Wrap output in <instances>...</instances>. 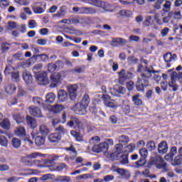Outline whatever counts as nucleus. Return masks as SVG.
I'll return each instance as SVG.
<instances>
[{
    "label": "nucleus",
    "instance_id": "nucleus-18",
    "mask_svg": "<svg viewBox=\"0 0 182 182\" xmlns=\"http://www.w3.org/2000/svg\"><path fill=\"white\" fill-rule=\"evenodd\" d=\"M60 139H61V136H60V134H59V133L51 134L48 136V140L51 143H56V142L59 141V140H60Z\"/></svg>",
    "mask_w": 182,
    "mask_h": 182
},
{
    "label": "nucleus",
    "instance_id": "nucleus-16",
    "mask_svg": "<svg viewBox=\"0 0 182 182\" xmlns=\"http://www.w3.org/2000/svg\"><path fill=\"white\" fill-rule=\"evenodd\" d=\"M68 9L66 8V6H62L58 12L53 14V16H57V18H63V16L66 15Z\"/></svg>",
    "mask_w": 182,
    "mask_h": 182
},
{
    "label": "nucleus",
    "instance_id": "nucleus-17",
    "mask_svg": "<svg viewBox=\"0 0 182 182\" xmlns=\"http://www.w3.org/2000/svg\"><path fill=\"white\" fill-rule=\"evenodd\" d=\"M5 92L7 95H14L16 92V87L13 84H9L6 86Z\"/></svg>",
    "mask_w": 182,
    "mask_h": 182
},
{
    "label": "nucleus",
    "instance_id": "nucleus-28",
    "mask_svg": "<svg viewBox=\"0 0 182 182\" xmlns=\"http://www.w3.org/2000/svg\"><path fill=\"white\" fill-rule=\"evenodd\" d=\"M45 137L42 136H37L35 138V144L36 146H43L45 144Z\"/></svg>",
    "mask_w": 182,
    "mask_h": 182
},
{
    "label": "nucleus",
    "instance_id": "nucleus-60",
    "mask_svg": "<svg viewBox=\"0 0 182 182\" xmlns=\"http://www.w3.org/2000/svg\"><path fill=\"white\" fill-rule=\"evenodd\" d=\"M11 79L15 82H18L19 80V72H14L11 74Z\"/></svg>",
    "mask_w": 182,
    "mask_h": 182
},
{
    "label": "nucleus",
    "instance_id": "nucleus-45",
    "mask_svg": "<svg viewBox=\"0 0 182 182\" xmlns=\"http://www.w3.org/2000/svg\"><path fill=\"white\" fill-rule=\"evenodd\" d=\"M41 156H42V154L41 153L34 152V153L27 155L26 157H27V159H30L31 160H32V159H38V157H41Z\"/></svg>",
    "mask_w": 182,
    "mask_h": 182
},
{
    "label": "nucleus",
    "instance_id": "nucleus-8",
    "mask_svg": "<svg viewBox=\"0 0 182 182\" xmlns=\"http://www.w3.org/2000/svg\"><path fill=\"white\" fill-rule=\"evenodd\" d=\"M164 59L166 63L167 68H170L171 66L170 62H174L177 60V54H171V53H167L164 55Z\"/></svg>",
    "mask_w": 182,
    "mask_h": 182
},
{
    "label": "nucleus",
    "instance_id": "nucleus-37",
    "mask_svg": "<svg viewBox=\"0 0 182 182\" xmlns=\"http://www.w3.org/2000/svg\"><path fill=\"white\" fill-rule=\"evenodd\" d=\"M146 149L149 151H153V150L156 149V143L154 142V141H148L146 144Z\"/></svg>",
    "mask_w": 182,
    "mask_h": 182
},
{
    "label": "nucleus",
    "instance_id": "nucleus-62",
    "mask_svg": "<svg viewBox=\"0 0 182 182\" xmlns=\"http://www.w3.org/2000/svg\"><path fill=\"white\" fill-rule=\"evenodd\" d=\"M76 124V117H72L71 119L67 122V126L69 127H73Z\"/></svg>",
    "mask_w": 182,
    "mask_h": 182
},
{
    "label": "nucleus",
    "instance_id": "nucleus-43",
    "mask_svg": "<svg viewBox=\"0 0 182 182\" xmlns=\"http://www.w3.org/2000/svg\"><path fill=\"white\" fill-rule=\"evenodd\" d=\"M153 23H154L153 17H151V16H146V20L144 21L145 26H151Z\"/></svg>",
    "mask_w": 182,
    "mask_h": 182
},
{
    "label": "nucleus",
    "instance_id": "nucleus-26",
    "mask_svg": "<svg viewBox=\"0 0 182 182\" xmlns=\"http://www.w3.org/2000/svg\"><path fill=\"white\" fill-rule=\"evenodd\" d=\"M0 126L3 129H5V130H9V129H11V122H9V119H4L0 123Z\"/></svg>",
    "mask_w": 182,
    "mask_h": 182
},
{
    "label": "nucleus",
    "instance_id": "nucleus-54",
    "mask_svg": "<svg viewBox=\"0 0 182 182\" xmlns=\"http://www.w3.org/2000/svg\"><path fill=\"white\" fill-rule=\"evenodd\" d=\"M105 106H106L107 107H111L112 109H117V107H118L117 105L110 101H105Z\"/></svg>",
    "mask_w": 182,
    "mask_h": 182
},
{
    "label": "nucleus",
    "instance_id": "nucleus-32",
    "mask_svg": "<svg viewBox=\"0 0 182 182\" xmlns=\"http://www.w3.org/2000/svg\"><path fill=\"white\" fill-rule=\"evenodd\" d=\"M80 103L85 106V107H87L89 106V103H90V98L89 97V95H84L82 101Z\"/></svg>",
    "mask_w": 182,
    "mask_h": 182
},
{
    "label": "nucleus",
    "instance_id": "nucleus-7",
    "mask_svg": "<svg viewBox=\"0 0 182 182\" xmlns=\"http://www.w3.org/2000/svg\"><path fill=\"white\" fill-rule=\"evenodd\" d=\"M77 89H79V87L76 84L67 87L68 92L70 95V99L71 100H75V99H76L77 96V94L76 93V92H77Z\"/></svg>",
    "mask_w": 182,
    "mask_h": 182
},
{
    "label": "nucleus",
    "instance_id": "nucleus-49",
    "mask_svg": "<svg viewBox=\"0 0 182 182\" xmlns=\"http://www.w3.org/2000/svg\"><path fill=\"white\" fill-rule=\"evenodd\" d=\"M176 80H180V78H178V75L177 74L176 72H173L171 74V81L174 83H176Z\"/></svg>",
    "mask_w": 182,
    "mask_h": 182
},
{
    "label": "nucleus",
    "instance_id": "nucleus-35",
    "mask_svg": "<svg viewBox=\"0 0 182 182\" xmlns=\"http://www.w3.org/2000/svg\"><path fill=\"white\" fill-rule=\"evenodd\" d=\"M55 181L58 182H70V177L66 176H60L55 178Z\"/></svg>",
    "mask_w": 182,
    "mask_h": 182
},
{
    "label": "nucleus",
    "instance_id": "nucleus-29",
    "mask_svg": "<svg viewBox=\"0 0 182 182\" xmlns=\"http://www.w3.org/2000/svg\"><path fill=\"white\" fill-rule=\"evenodd\" d=\"M163 16H164V14L161 13L155 14L154 19L158 25H163Z\"/></svg>",
    "mask_w": 182,
    "mask_h": 182
},
{
    "label": "nucleus",
    "instance_id": "nucleus-1",
    "mask_svg": "<svg viewBox=\"0 0 182 182\" xmlns=\"http://www.w3.org/2000/svg\"><path fill=\"white\" fill-rule=\"evenodd\" d=\"M137 72L141 73L138 77V80L136 83V90L138 92H144V89L149 86V77H151V73H156L158 71L151 70V69L146 67L143 69V65H139Z\"/></svg>",
    "mask_w": 182,
    "mask_h": 182
},
{
    "label": "nucleus",
    "instance_id": "nucleus-50",
    "mask_svg": "<svg viewBox=\"0 0 182 182\" xmlns=\"http://www.w3.org/2000/svg\"><path fill=\"white\" fill-rule=\"evenodd\" d=\"M168 86L172 89L173 92H177V90H178V85H177L176 82H169Z\"/></svg>",
    "mask_w": 182,
    "mask_h": 182
},
{
    "label": "nucleus",
    "instance_id": "nucleus-33",
    "mask_svg": "<svg viewBox=\"0 0 182 182\" xmlns=\"http://www.w3.org/2000/svg\"><path fill=\"white\" fill-rule=\"evenodd\" d=\"M129 136H126V135H122V136H120L119 137V144H122L123 146V144H127V143H129Z\"/></svg>",
    "mask_w": 182,
    "mask_h": 182
},
{
    "label": "nucleus",
    "instance_id": "nucleus-34",
    "mask_svg": "<svg viewBox=\"0 0 182 182\" xmlns=\"http://www.w3.org/2000/svg\"><path fill=\"white\" fill-rule=\"evenodd\" d=\"M46 70H48L50 73L52 72H55L56 70V64L55 63H48L46 67H45Z\"/></svg>",
    "mask_w": 182,
    "mask_h": 182
},
{
    "label": "nucleus",
    "instance_id": "nucleus-64",
    "mask_svg": "<svg viewBox=\"0 0 182 182\" xmlns=\"http://www.w3.org/2000/svg\"><path fill=\"white\" fill-rule=\"evenodd\" d=\"M174 166H180L182 163L181 155L176 156L174 159Z\"/></svg>",
    "mask_w": 182,
    "mask_h": 182
},
{
    "label": "nucleus",
    "instance_id": "nucleus-38",
    "mask_svg": "<svg viewBox=\"0 0 182 182\" xmlns=\"http://www.w3.org/2000/svg\"><path fill=\"white\" fill-rule=\"evenodd\" d=\"M85 4H89L93 6H102V1L97 0H87Z\"/></svg>",
    "mask_w": 182,
    "mask_h": 182
},
{
    "label": "nucleus",
    "instance_id": "nucleus-5",
    "mask_svg": "<svg viewBox=\"0 0 182 182\" xmlns=\"http://www.w3.org/2000/svg\"><path fill=\"white\" fill-rule=\"evenodd\" d=\"M50 79L52 82L50 87H56L58 85H60V83H62V81L63 80V75L60 73H55L51 74Z\"/></svg>",
    "mask_w": 182,
    "mask_h": 182
},
{
    "label": "nucleus",
    "instance_id": "nucleus-19",
    "mask_svg": "<svg viewBox=\"0 0 182 182\" xmlns=\"http://www.w3.org/2000/svg\"><path fill=\"white\" fill-rule=\"evenodd\" d=\"M119 75V82L120 85H123L124 82H126V79H127V75H126V70L124 69H122L120 72L118 73Z\"/></svg>",
    "mask_w": 182,
    "mask_h": 182
},
{
    "label": "nucleus",
    "instance_id": "nucleus-57",
    "mask_svg": "<svg viewBox=\"0 0 182 182\" xmlns=\"http://www.w3.org/2000/svg\"><path fill=\"white\" fill-rule=\"evenodd\" d=\"M163 2H164V0H157V1L155 3L154 7L155 9H161V6L163 5Z\"/></svg>",
    "mask_w": 182,
    "mask_h": 182
},
{
    "label": "nucleus",
    "instance_id": "nucleus-42",
    "mask_svg": "<svg viewBox=\"0 0 182 182\" xmlns=\"http://www.w3.org/2000/svg\"><path fill=\"white\" fill-rule=\"evenodd\" d=\"M116 172L120 176H127L128 177H130V173L129 171H125L124 168H117Z\"/></svg>",
    "mask_w": 182,
    "mask_h": 182
},
{
    "label": "nucleus",
    "instance_id": "nucleus-10",
    "mask_svg": "<svg viewBox=\"0 0 182 182\" xmlns=\"http://www.w3.org/2000/svg\"><path fill=\"white\" fill-rule=\"evenodd\" d=\"M168 151V144H167V141H162L158 145V152L159 154H166Z\"/></svg>",
    "mask_w": 182,
    "mask_h": 182
},
{
    "label": "nucleus",
    "instance_id": "nucleus-13",
    "mask_svg": "<svg viewBox=\"0 0 182 182\" xmlns=\"http://www.w3.org/2000/svg\"><path fill=\"white\" fill-rule=\"evenodd\" d=\"M23 79L24 82L27 85H31L33 80V77H32V74L29 71H23Z\"/></svg>",
    "mask_w": 182,
    "mask_h": 182
},
{
    "label": "nucleus",
    "instance_id": "nucleus-39",
    "mask_svg": "<svg viewBox=\"0 0 182 182\" xmlns=\"http://www.w3.org/2000/svg\"><path fill=\"white\" fill-rule=\"evenodd\" d=\"M14 70H15V68H14L12 65H6L5 70H4V75H12L14 73Z\"/></svg>",
    "mask_w": 182,
    "mask_h": 182
},
{
    "label": "nucleus",
    "instance_id": "nucleus-25",
    "mask_svg": "<svg viewBox=\"0 0 182 182\" xmlns=\"http://www.w3.org/2000/svg\"><path fill=\"white\" fill-rule=\"evenodd\" d=\"M40 133L43 134V136H46V134H49L50 133V129L46 124H41L40 126Z\"/></svg>",
    "mask_w": 182,
    "mask_h": 182
},
{
    "label": "nucleus",
    "instance_id": "nucleus-53",
    "mask_svg": "<svg viewBox=\"0 0 182 182\" xmlns=\"http://www.w3.org/2000/svg\"><path fill=\"white\" fill-rule=\"evenodd\" d=\"M135 164L137 168H139V167H143V166L146 165V159H141L136 161Z\"/></svg>",
    "mask_w": 182,
    "mask_h": 182
},
{
    "label": "nucleus",
    "instance_id": "nucleus-20",
    "mask_svg": "<svg viewBox=\"0 0 182 182\" xmlns=\"http://www.w3.org/2000/svg\"><path fill=\"white\" fill-rule=\"evenodd\" d=\"M15 134L18 137H25L26 136V131L23 127H18L16 129Z\"/></svg>",
    "mask_w": 182,
    "mask_h": 182
},
{
    "label": "nucleus",
    "instance_id": "nucleus-6",
    "mask_svg": "<svg viewBox=\"0 0 182 182\" xmlns=\"http://www.w3.org/2000/svg\"><path fill=\"white\" fill-rule=\"evenodd\" d=\"M73 110L75 112V113H76V114L83 116L85 114H87V107L78 102L75 105V106L73 108Z\"/></svg>",
    "mask_w": 182,
    "mask_h": 182
},
{
    "label": "nucleus",
    "instance_id": "nucleus-58",
    "mask_svg": "<svg viewBox=\"0 0 182 182\" xmlns=\"http://www.w3.org/2000/svg\"><path fill=\"white\" fill-rule=\"evenodd\" d=\"M9 6V0H0V8H6Z\"/></svg>",
    "mask_w": 182,
    "mask_h": 182
},
{
    "label": "nucleus",
    "instance_id": "nucleus-21",
    "mask_svg": "<svg viewBox=\"0 0 182 182\" xmlns=\"http://www.w3.org/2000/svg\"><path fill=\"white\" fill-rule=\"evenodd\" d=\"M70 134H71V136H73V137H74V139L76 140V141H82L83 140V136L82 135V134H80L75 130H72L70 132Z\"/></svg>",
    "mask_w": 182,
    "mask_h": 182
},
{
    "label": "nucleus",
    "instance_id": "nucleus-46",
    "mask_svg": "<svg viewBox=\"0 0 182 182\" xmlns=\"http://www.w3.org/2000/svg\"><path fill=\"white\" fill-rule=\"evenodd\" d=\"M17 26L18 25L16 23H15V21H9L7 28L9 31H12L14 29H16Z\"/></svg>",
    "mask_w": 182,
    "mask_h": 182
},
{
    "label": "nucleus",
    "instance_id": "nucleus-47",
    "mask_svg": "<svg viewBox=\"0 0 182 182\" xmlns=\"http://www.w3.org/2000/svg\"><path fill=\"white\" fill-rule=\"evenodd\" d=\"M119 15H121V16H124L125 18H129V16H132V11L122 10L119 11Z\"/></svg>",
    "mask_w": 182,
    "mask_h": 182
},
{
    "label": "nucleus",
    "instance_id": "nucleus-55",
    "mask_svg": "<svg viewBox=\"0 0 182 182\" xmlns=\"http://www.w3.org/2000/svg\"><path fill=\"white\" fill-rule=\"evenodd\" d=\"M168 32H170V28L165 27L161 31V35L162 38H166L167 35H168Z\"/></svg>",
    "mask_w": 182,
    "mask_h": 182
},
{
    "label": "nucleus",
    "instance_id": "nucleus-27",
    "mask_svg": "<svg viewBox=\"0 0 182 182\" xmlns=\"http://www.w3.org/2000/svg\"><path fill=\"white\" fill-rule=\"evenodd\" d=\"M55 99H56V95L53 92H50L46 96V102L47 103H53Z\"/></svg>",
    "mask_w": 182,
    "mask_h": 182
},
{
    "label": "nucleus",
    "instance_id": "nucleus-61",
    "mask_svg": "<svg viewBox=\"0 0 182 182\" xmlns=\"http://www.w3.org/2000/svg\"><path fill=\"white\" fill-rule=\"evenodd\" d=\"M72 72L73 73H83L85 72V67L84 66H81L80 68H75V69H73L72 70Z\"/></svg>",
    "mask_w": 182,
    "mask_h": 182
},
{
    "label": "nucleus",
    "instance_id": "nucleus-63",
    "mask_svg": "<svg viewBox=\"0 0 182 182\" xmlns=\"http://www.w3.org/2000/svg\"><path fill=\"white\" fill-rule=\"evenodd\" d=\"M33 11L34 14H43L44 12L43 9L39 6L33 7Z\"/></svg>",
    "mask_w": 182,
    "mask_h": 182
},
{
    "label": "nucleus",
    "instance_id": "nucleus-48",
    "mask_svg": "<svg viewBox=\"0 0 182 182\" xmlns=\"http://www.w3.org/2000/svg\"><path fill=\"white\" fill-rule=\"evenodd\" d=\"M70 25H79L80 23V20L79 17H71L70 18Z\"/></svg>",
    "mask_w": 182,
    "mask_h": 182
},
{
    "label": "nucleus",
    "instance_id": "nucleus-40",
    "mask_svg": "<svg viewBox=\"0 0 182 182\" xmlns=\"http://www.w3.org/2000/svg\"><path fill=\"white\" fill-rule=\"evenodd\" d=\"M135 149L136 145L134 144H129L125 147L124 151H126V153H132V151H134Z\"/></svg>",
    "mask_w": 182,
    "mask_h": 182
},
{
    "label": "nucleus",
    "instance_id": "nucleus-15",
    "mask_svg": "<svg viewBox=\"0 0 182 182\" xmlns=\"http://www.w3.org/2000/svg\"><path fill=\"white\" fill-rule=\"evenodd\" d=\"M48 168L50 170V171H62L64 168H66V164H60L57 166L50 165L48 166Z\"/></svg>",
    "mask_w": 182,
    "mask_h": 182
},
{
    "label": "nucleus",
    "instance_id": "nucleus-36",
    "mask_svg": "<svg viewBox=\"0 0 182 182\" xmlns=\"http://www.w3.org/2000/svg\"><path fill=\"white\" fill-rule=\"evenodd\" d=\"M11 144L14 149H18L21 147V140L18 138H13L11 141Z\"/></svg>",
    "mask_w": 182,
    "mask_h": 182
},
{
    "label": "nucleus",
    "instance_id": "nucleus-4",
    "mask_svg": "<svg viewBox=\"0 0 182 182\" xmlns=\"http://www.w3.org/2000/svg\"><path fill=\"white\" fill-rule=\"evenodd\" d=\"M35 76L38 85H45L49 84V79H48V74L46 72H37L36 73Z\"/></svg>",
    "mask_w": 182,
    "mask_h": 182
},
{
    "label": "nucleus",
    "instance_id": "nucleus-44",
    "mask_svg": "<svg viewBox=\"0 0 182 182\" xmlns=\"http://www.w3.org/2000/svg\"><path fill=\"white\" fill-rule=\"evenodd\" d=\"M68 31H70L69 33H71V35H77L78 36L82 35L80 30L75 29V28H69Z\"/></svg>",
    "mask_w": 182,
    "mask_h": 182
},
{
    "label": "nucleus",
    "instance_id": "nucleus-59",
    "mask_svg": "<svg viewBox=\"0 0 182 182\" xmlns=\"http://www.w3.org/2000/svg\"><path fill=\"white\" fill-rule=\"evenodd\" d=\"M31 60H27L26 61H23L21 63V66L23 68V69H26V68H29V66H31Z\"/></svg>",
    "mask_w": 182,
    "mask_h": 182
},
{
    "label": "nucleus",
    "instance_id": "nucleus-12",
    "mask_svg": "<svg viewBox=\"0 0 182 182\" xmlns=\"http://www.w3.org/2000/svg\"><path fill=\"white\" fill-rule=\"evenodd\" d=\"M48 110L50 112H52L53 113H55V114H58L61 112H63V110H65V106L62 105L56 104V105L50 106V107L48 108Z\"/></svg>",
    "mask_w": 182,
    "mask_h": 182
},
{
    "label": "nucleus",
    "instance_id": "nucleus-30",
    "mask_svg": "<svg viewBox=\"0 0 182 182\" xmlns=\"http://www.w3.org/2000/svg\"><path fill=\"white\" fill-rule=\"evenodd\" d=\"M13 119L18 123V124L23 123L25 121V118L21 116V114H14L13 115Z\"/></svg>",
    "mask_w": 182,
    "mask_h": 182
},
{
    "label": "nucleus",
    "instance_id": "nucleus-9",
    "mask_svg": "<svg viewBox=\"0 0 182 182\" xmlns=\"http://www.w3.org/2000/svg\"><path fill=\"white\" fill-rule=\"evenodd\" d=\"M28 112L31 116H34L35 117H43L42 115V111L38 107L31 106L28 108Z\"/></svg>",
    "mask_w": 182,
    "mask_h": 182
},
{
    "label": "nucleus",
    "instance_id": "nucleus-2",
    "mask_svg": "<svg viewBox=\"0 0 182 182\" xmlns=\"http://www.w3.org/2000/svg\"><path fill=\"white\" fill-rule=\"evenodd\" d=\"M111 157L114 160H119L121 164H127L129 163L127 154H123V145L122 144L115 145V151L111 154Z\"/></svg>",
    "mask_w": 182,
    "mask_h": 182
},
{
    "label": "nucleus",
    "instance_id": "nucleus-22",
    "mask_svg": "<svg viewBox=\"0 0 182 182\" xmlns=\"http://www.w3.org/2000/svg\"><path fill=\"white\" fill-rule=\"evenodd\" d=\"M27 123L32 129H35L38 126V124L36 123V120H35L34 118L31 117V116L28 115L26 117Z\"/></svg>",
    "mask_w": 182,
    "mask_h": 182
},
{
    "label": "nucleus",
    "instance_id": "nucleus-56",
    "mask_svg": "<svg viewBox=\"0 0 182 182\" xmlns=\"http://www.w3.org/2000/svg\"><path fill=\"white\" fill-rule=\"evenodd\" d=\"M100 141V137L96 136H93L92 138H91V139L90 140V144L95 145V144L99 143Z\"/></svg>",
    "mask_w": 182,
    "mask_h": 182
},
{
    "label": "nucleus",
    "instance_id": "nucleus-31",
    "mask_svg": "<svg viewBox=\"0 0 182 182\" xmlns=\"http://www.w3.org/2000/svg\"><path fill=\"white\" fill-rule=\"evenodd\" d=\"M139 154L141 157H142V159L146 160V159L149 157V150H147L146 148H142L139 149Z\"/></svg>",
    "mask_w": 182,
    "mask_h": 182
},
{
    "label": "nucleus",
    "instance_id": "nucleus-3",
    "mask_svg": "<svg viewBox=\"0 0 182 182\" xmlns=\"http://www.w3.org/2000/svg\"><path fill=\"white\" fill-rule=\"evenodd\" d=\"M150 164L151 166L156 165V168H159V170H164V173H167V171L169 170L167 167V162L163 161V159H161L158 154L155 155V156L151 157Z\"/></svg>",
    "mask_w": 182,
    "mask_h": 182
},
{
    "label": "nucleus",
    "instance_id": "nucleus-51",
    "mask_svg": "<svg viewBox=\"0 0 182 182\" xmlns=\"http://www.w3.org/2000/svg\"><path fill=\"white\" fill-rule=\"evenodd\" d=\"M75 126H77V127H78V129L85 130V124H83V122H80V120H79V119H77V118H76Z\"/></svg>",
    "mask_w": 182,
    "mask_h": 182
},
{
    "label": "nucleus",
    "instance_id": "nucleus-11",
    "mask_svg": "<svg viewBox=\"0 0 182 182\" xmlns=\"http://www.w3.org/2000/svg\"><path fill=\"white\" fill-rule=\"evenodd\" d=\"M69 99V96L68 92L63 90H60L58 92V100L60 103H65V102H68Z\"/></svg>",
    "mask_w": 182,
    "mask_h": 182
},
{
    "label": "nucleus",
    "instance_id": "nucleus-24",
    "mask_svg": "<svg viewBox=\"0 0 182 182\" xmlns=\"http://www.w3.org/2000/svg\"><path fill=\"white\" fill-rule=\"evenodd\" d=\"M171 2L170 0H165L162 9L164 12H170L171 11Z\"/></svg>",
    "mask_w": 182,
    "mask_h": 182
},
{
    "label": "nucleus",
    "instance_id": "nucleus-14",
    "mask_svg": "<svg viewBox=\"0 0 182 182\" xmlns=\"http://www.w3.org/2000/svg\"><path fill=\"white\" fill-rule=\"evenodd\" d=\"M65 150L67 151H70V160H75L77 156V151H76V148L71 145L69 147H66Z\"/></svg>",
    "mask_w": 182,
    "mask_h": 182
},
{
    "label": "nucleus",
    "instance_id": "nucleus-52",
    "mask_svg": "<svg viewBox=\"0 0 182 182\" xmlns=\"http://www.w3.org/2000/svg\"><path fill=\"white\" fill-rule=\"evenodd\" d=\"M37 56L38 58H41L42 62H49V55L46 54H39Z\"/></svg>",
    "mask_w": 182,
    "mask_h": 182
},
{
    "label": "nucleus",
    "instance_id": "nucleus-41",
    "mask_svg": "<svg viewBox=\"0 0 182 182\" xmlns=\"http://www.w3.org/2000/svg\"><path fill=\"white\" fill-rule=\"evenodd\" d=\"M0 145L3 147L8 146V139H6V136L3 135L0 136Z\"/></svg>",
    "mask_w": 182,
    "mask_h": 182
},
{
    "label": "nucleus",
    "instance_id": "nucleus-23",
    "mask_svg": "<svg viewBox=\"0 0 182 182\" xmlns=\"http://www.w3.org/2000/svg\"><path fill=\"white\" fill-rule=\"evenodd\" d=\"M132 102L134 106H141L143 102L140 99V95L137 94L132 97Z\"/></svg>",
    "mask_w": 182,
    "mask_h": 182
}]
</instances>
